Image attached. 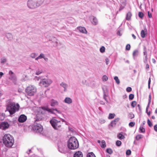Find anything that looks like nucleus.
Masks as SVG:
<instances>
[{
	"label": "nucleus",
	"mask_w": 157,
	"mask_h": 157,
	"mask_svg": "<svg viewBox=\"0 0 157 157\" xmlns=\"http://www.w3.org/2000/svg\"><path fill=\"white\" fill-rule=\"evenodd\" d=\"M100 103L102 104H105V101H100Z\"/></svg>",
	"instance_id": "obj_58"
},
{
	"label": "nucleus",
	"mask_w": 157,
	"mask_h": 157,
	"mask_svg": "<svg viewBox=\"0 0 157 157\" xmlns=\"http://www.w3.org/2000/svg\"><path fill=\"white\" fill-rule=\"evenodd\" d=\"M45 93H44V94H43L42 95H43V96H42V97H43V98H45V97H47L46 96V95H45Z\"/></svg>",
	"instance_id": "obj_57"
},
{
	"label": "nucleus",
	"mask_w": 157,
	"mask_h": 157,
	"mask_svg": "<svg viewBox=\"0 0 157 157\" xmlns=\"http://www.w3.org/2000/svg\"><path fill=\"white\" fill-rule=\"evenodd\" d=\"M19 106L17 103L15 104L13 102H9L7 105L5 112L8 111L10 114H13L18 110Z\"/></svg>",
	"instance_id": "obj_2"
},
{
	"label": "nucleus",
	"mask_w": 157,
	"mask_h": 157,
	"mask_svg": "<svg viewBox=\"0 0 157 157\" xmlns=\"http://www.w3.org/2000/svg\"><path fill=\"white\" fill-rule=\"evenodd\" d=\"M115 116V113H109L108 118L109 119H112Z\"/></svg>",
	"instance_id": "obj_25"
},
{
	"label": "nucleus",
	"mask_w": 157,
	"mask_h": 157,
	"mask_svg": "<svg viewBox=\"0 0 157 157\" xmlns=\"http://www.w3.org/2000/svg\"><path fill=\"white\" fill-rule=\"evenodd\" d=\"M36 56V55L35 53H32L31 54V56L33 58H35Z\"/></svg>",
	"instance_id": "obj_50"
},
{
	"label": "nucleus",
	"mask_w": 157,
	"mask_h": 157,
	"mask_svg": "<svg viewBox=\"0 0 157 157\" xmlns=\"http://www.w3.org/2000/svg\"><path fill=\"white\" fill-rule=\"evenodd\" d=\"M39 56L40 57V59L41 58H44V54L41 53L40 54V55Z\"/></svg>",
	"instance_id": "obj_46"
},
{
	"label": "nucleus",
	"mask_w": 157,
	"mask_h": 157,
	"mask_svg": "<svg viewBox=\"0 0 157 157\" xmlns=\"http://www.w3.org/2000/svg\"><path fill=\"white\" fill-rule=\"evenodd\" d=\"M139 130L141 132L144 133L145 132V129L141 126L140 127Z\"/></svg>",
	"instance_id": "obj_30"
},
{
	"label": "nucleus",
	"mask_w": 157,
	"mask_h": 157,
	"mask_svg": "<svg viewBox=\"0 0 157 157\" xmlns=\"http://www.w3.org/2000/svg\"><path fill=\"white\" fill-rule=\"evenodd\" d=\"M147 115H148V116H150V112H148V111H147V112H146Z\"/></svg>",
	"instance_id": "obj_59"
},
{
	"label": "nucleus",
	"mask_w": 157,
	"mask_h": 157,
	"mask_svg": "<svg viewBox=\"0 0 157 157\" xmlns=\"http://www.w3.org/2000/svg\"><path fill=\"white\" fill-rule=\"evenodd\" d=\"M131 151L130 150H128L126 151V154L127 155H130L131 154Z\"/></svg>",
	"instance_id": "obj_40"
},
{
	"label": "nucleus",
	"mask_w": 157,
	"mask_h": 157,
	"mask_svg": "<svg viewBox=\"0 0 157 157\" xmlns=\"http://www.w3.org/2000/svg\"><path fill=\"white\" fill-rule=\"evenodd\" d=\"M50 122L53 128L56 130H59L60 128L62 123L55 118H52Z\"/></svg>",
	"instance_id": "obj_5"
},
{
	"label": "nucleus",
	"mask_w": 157,
	"mask_h": 157,
	"mask_svg": "<svg viewBox=\"0 0 157 157\" xmlns=\"http://www.w3.org/2000/svg\"><path fill=\"white\" fill-rule=\"evenodd\" d=\"M105 48L104 46H102L100 49V51L101 53H103L105 51Z\"/></svg>",
	"instance_id": "obj_32"
},
{
	"label": "nucleus",
	"mask_w": 157,
	"mask_h": 157,
	"mask_svg": "<svg viewBox=\"0 0 157 157\" xmlns=\"http://www.w3.org/2000/svg\"><path fill=\"white\" fill-rule=\"evenodd\" d=\"M60 86L64 88V90L65 91L66 88L67 87V85L64 83L62 82L60 84Z\"/></svg>",
	"instance_id": "obj_26"
},
{
	"label": "nucleus",
	"mask_w": 157,
	"mask_h": 157,
	"mask_svg": "<svg viewBox=\"0 0 157 157\" xmlns=\"http://www.w3.org/2000/svg\"><path fill=\"white\" fill-rule=\"evenodd\" d=\"M139 16L141 18H142L144 17V14L141 12H139L138 14Z\"/></svg>",
	"instance_id": "obj_37"
},
{
	"label": "nucleus",
	"mask_w": 157,
	"mask_h": 157,
	"mask_svg": "<svg viewBox=\"0 0 157 157\" xmlns=\"http://www.w3.org/2000/svg\"><path fill=\"white\" fill-rule=\"evenodd\" d=\"M114 79L115 80L117 84H120V80L119 79L118 77H117V76L114 77Z\"/></svg>",
	"instance_id": "obj_28"
},
{
	"label": "nucleus",
	"mask_w": 157,
	"mask_h": 157,
	"mask_svg": "<svg viewBox=\"0 0 157 157\" xmlns=\"http://www.w3.org/2000/svg\"><path fill=\"white\" fill-rule=\"evenodd\" d=\"M58 105V102L57 101L52 100L51 103V105L52 106H55Z\"/></svg>",
	"instance_id": "obj_18"
},
{
	"label": "nucleus",
	"mask_w": 157,
	"mask_h": 157,
	"mask_svg": "<svg viewBox=\"0 0 157 157\" xmlns=\"http://www.w3.org/2000/svg\"><path fill=\"white\" fill-rule=\"evenodd\" d=\"M106 151L107 153H109L110 154H111L113 153V151L110 148H108L106 150Z\"/></svg>",
	"instance_id": "obj_31"
},
{
	"label": "nucleus",
	"mask_w": 157,
	"mask_h": 157,
	"mask_svg": "<svg viewBox=\"0 0 157 157\" xmlns=\"http://www.w3.org/2000/svg\"><path fill=\"white\" fill-rule=\"evenodd\" d=\"M2 118L1 119L2 120L4 119V116L3 115H2Z\"/></svg>",
	"instance_id": "obj_64"
},
{
	"label": "nucleus",
	"mask_w": 157,
	"mask_h": 157,
	"mask_svg": "<svg viewBox=\"0 0 157 157\" xmlns=\"http://www.w3.org/2000/svg\"><path fill=\"white\" fill-rule=\"evenodd\" d=\"M40 59V57L38 56V57H36V58L35 59L36 60H37L38 59Z\"/></svg>",
	"instance_id": "obj_60"
},
{
	"label": "nucleus",
	"mask_w": 157,
	"mask_h": 157,
	"mask_svg": "<svg viewBox=\"0 0 157 157\" xmlns=\"http://www.w3.org/2000/svg\"><path fill=\"white\" fill-rule=\"evenodd\" d=\"M101 145L102 148H105L106 147L105 142L104 140H103L101 141Z\"/></svg>",
	"instance_id": "obj_24"
},
{
	"label": "nucleus",
	"mask_w": 157,
	"mask_h": 157,
	"mask_svg": "<svg viewBox=\"0 0 157 157\" xmlns=\"http://www.w3.org/2000/svg\"><path fill=\"white\" fill-rule=\"evenodd\" d=\"M86 157H96V156L93 152H90L88 153Z\"/></svg>",
	"instance_id": "obj_22"
},
{
	"label": "nucleus",
	"mask_w": 157,
	"mask_h": 157,
	"mask_svg": "<svg viewBox=\"0 0 157 157\" xmlns=\"http://www.w3.org/2000/svg\"><path fill=\"white\" fill-rule=\"evenodd\" d=\"M121 142L119 140H117L116 142V145L117 146H120L121 145Z\"/></svg>",
	"instance_id": "obj_34"
},
{
	"label": "nucleus",
	"mask_w": 157,
	"mask_h": 157,
	"mask_svg": "<svg viewBox=\"0 0 157 157\" xmlns=\"http://www.w3.org/2000/svg\"><path fill=\"white\" fill-rule=\"evenodd\" d=\"M132 36L134 39H136V36L134 34H132Z\"/></svg>",
	"instance_id": "obj_56"
},
{
	"label": "nucleus",
	"mask_w": 157,
	"mask_h": 157,
	"mask_svg": "<svg viewBox=\"0 0 157 157\" xmlns=\"http://www.w3.org/2000/svg\"><path fill=\"white\" fill-rule=\"evenodd\" d=\"M92 23L94 25H96L98 23V21L97 19L95 17H94L93 19Z\"/></svg>",
	"instance_id": "obj_19"
},
{
	"label": "nucleus",
	"mask_w": 157,
	"mask_h": 157,
	"mask_svg": "<svg viewBox=\"0 0 157 157\" xmlns=\"http://www.w3.org/2000/svg\"><path fill=\"white\" fill-rule=\"evenodd\" d=\"M147 13L149 17L150 18H151L152 17L151 14V13H150L149 11H148Z\"/></svg>",
	"instance_id": "obj_51"
},
{
	"label": "nucleus",
	"mask_w": 157,
	"mask_h": 157,
	"mask_svg": "<svg viewBox=\"0 0 157 157\" xmlns=\"http://www.w3.org/2000/svg\"><path fill=\"white\" fill-rule=\"evenodd\" d=\"M74 157H83L82 152L80 151H78L75 153Z\"/></svg>",
	"instance_id": "obj_15"
},
{
	"label": "nucleus",
	"mask_w": 157,
	"mask_h": 157,
	"mask_svg": "<svg viewBox=\"0 0 157 157\" xmlns=\"http://www.w3.org/2000/svg\"><path fill=\"white\" fill-rule=\"evenodd\" d=\"M154 128L155 131L157 132V124L155 125L154 126Z\"/></svg>",
	"instance_id": "obj_53"
},
{
	"label": "nucleus",
	"mask_w": 157,
	"mask_h": 157,
	"mask_svg": "<svg viewBox=\"0 0 157 157\" xmlns=\"http://www.w3.org/2000/svg\"><path fill=\"white\" fill-rule=\"evenodd\" d=\"M77 29L81 33H87V31L84 27L79 26L77 27Z\"/></svg>",
	"instance_id": "obj_12"
},
{
	"label": "nucleus",
	"mask_w": 157,
	"mask_h": 157,
	"mask_svg": "<svg viewBox=\"0 0 157 157\" xmlns=\"http://www.w3.org/2000/svg\"><path fill=\"white\" fill-rule=\"evenodd\" d=\"M42 118L39 115H37L35 118V121H40L41 120Z\"/></svg>",
	"instance_id": "obj_20"
},
{
	"label": "nucleus",
	"mask_w": 157,
	"mask_h": 157,
	"mask_svg": "<svg viewBox=\"0 0 157 157\" xmlns=\"http://www.w3.org/2000/svg\"><path fill=\"white\" fill-rule=\"evenodd\" d=\"M149 65L148 64H147L146 65V69H148L149 68Z\"/></svg>",
	"instance_id": "obj_54"
},
{
	"label": "nucleus",
	"mask_w": 157,
	"mask_h": 157,
	"mask_svg": "<svg viewBox=\"0 0 157 157\" xmlns=\"http://www.w3.org/2000/svg\"><path fill=\"white\" fill-rule=\"evenodd\" d=\"M68 147L71 149H75L79 147L78 141L77 139L74 137H71L68 142Z\"/></svg>",
	"instance_id": "obj_3"
},
{
	"label": "nucleus",
	"mask_w": 157,
	"mask_h": 157,
	"mask_svg": "<svg viewBox=\"0 0 157 157\" xmlns=\"http://www.w3.org/2000/svg\"><path fill=\"white\" fill-rule=\"evenodd\" d=\"M117 136L120 139H122L124 138V136L121 133H119L117 135Z\"/></svg>",
	"instance_id": "obj_23"
},
{
	"label": "nucleus",
	"mask_w": 157,
	"mask_h": 157,
	"mask_svg": "<svg viewBox=\"0 0 157 157\" xmlns=\"http://www.w3.org/2000/svg\"><path fill=\"white\" fill-rule=\"evenodd\" d=\"M135 125V123L134 122H131L129 123V126L131 127H133Z\"/></svg>",
	"instance_id": "obj_35"
},
{
	"label": "nucleus",
	"mask_w": 157,
	"mask_h": 157,
	"mask_svg": "<svg viewBox=\"0 0 157 157\" xmlns=\"http://www.w3.org/2000/svg\"><path fill=\"white\" fill-rule=\"evenodd\" d=\"M130 48V46L129 44H127L126 47V49L127 50H129Z\"/></svg>",
	"instance_id": "obj_41"
},
{
	"label": "nucleus",
	"mask_w": 157,
	"mask_h": 157,
	"mask_svg": "<svg viewBox=\"0 0 157 157\" xmlns=\"http://www.w3.org/2000/svg\"><path fill=\"white\" fill-rule=\"evenodd\" d=\"M132 14L131 12H128L126 15V19L127 20L129 21L130 20Z\"/></svg>",
	"instance_id": "obj_17"
},
{
	"label": "nucleus",
	"mask_w": 157,
	"mask_h": 157,
	"mask_svg": "<svg viewBox=\"0 0 157 157\" xmlns=\"http://www.w3.org/2000/svg\"><path fill=\"white\" fill-rule=\"evenodd\" d=\"M151 118L153 119H155V117L154 116H152L151 117Z\"/></svg>",
	"instance_id": "obj_62"
},
{
	"label": "nucleus",
	"mask_w": 157,
	"mask_h": 157,
	"mask_svg": "<svg viewBox=\"0 0 157 157\" xmlns=\"http://www.w3.org/2000/svg\"><path fill=\"white\" fill-rule=\"evenodd\" d=\"M134 117V115L132 113L129 114V117L130 119H132Z\"/></svg>",
	"instance_id": "obj_43"
},
{
	"label": "nucleus",
	"mask_w": 157,
	"mask_h": 157,
	"mask_svg": "<svg viewBox=\"0 0 157 157\" xmlns=\"http://www.w3.org/2000/svg\"><path fill=\"white\" fill-rule=\"evenodd\" d=\"M134 95L133 94H131L129 95V98H134Z\"/></svg>",
	"instance_id": "obj_48"
},
{
	"label": "nucleus",
	"mask_w": 157,
	"mask_h": 157,
	"mask_svg": "<svg viewBox=\"0 0 157 157\" xmlns=\"http://www.w3.org/2000/svg\"><path fill=\"white\" fill-rule=\"evenodd\" d=\"M119 120L120 118H115L113 121L111 122L109 125L112 127H114L116 125L117 123L119 121Z\"/></svg>",
	"instance_id": "obj_13"
},
{
	"label": "nucleus",
	"mask_w": 157,
	"mask_h": 157,
	"mask_svg": "<svg viewBox=\"0 0 157 157\" xmlns=\"http://www.w3.org/2000/svg\"><path fill=\"white\" fill-rule=\"evenodd\" d=\"M2 140L4 145L8 147H11L14 143L13 137L9 134H5L3 137Z\"/></svg>",
	"instance_id": "obj_1"
},
{
	"label": "nucleus",
	"mask_w": 157,
	"mask_h": 157,
	"mask_svg": "<svg viewBox=\"0 0 157 157\" xmlns=\"http://www.w3.org/2000/svg\"><path fill=\"white\" fill-rule=\"evenodd\" d=\"M151 78L150 77L149 78V80H148V87L149 88L150 86V83H151Z\"/></svg>",
	"instance_id": "obj_49"
},
{
	"label": "nucleus",
	"mask_w": 157,
	"mask_h": 157,
	"mask_svg": "<svg viewBox=\"0 0 157 157\" xmlns=\"http://www.w3.org/2000/svg\"><path fill=\"white\" fill-rule=\"evenodd\" d=\"M6 61V59L5 58L2 59L1 60V63H4Z\"/></svg>",
	"instance_id": "obj_47"
},
{
	"label": "nucleus",
	"mask_w": 157,
	"mask_h": 157,
	"mask_svg": "<svg viewBox=\"0 0 157 157\" xmlns=\"http://www.w3.org/2000/svg\"><path fill=\"white\" fill-rule=\"evenodd\" d=\"M147 123L148 124V125L149 127H151L152 126V124L151 122L148 119L147 121Z\"/></svg>",
	"instance_id": "obj_39"
},
{
	"label": "nucleus",
	"mask_w": 157,
	"mask_h": 157,
	"mask_svg": "<svg viewBox=\"0 0 157 157\" xmlns=\"http://www.w3.org/2000/svg\"><path fill=\"white\" fill-rule=\"evenodd\" d=\"M40 5V4H38V3L36 4L35 2L32 1H29L28 2V6L31 9H33L36 8Z\"/></svg>",
	"instance_id": "obj_8"
},
{
	"label": "nucleus",
	"mask_w": 157,
	"mask_h": 157,
	"mask_svg": "<svg viewBox=\"0 0 157 157\" xmlns=\"http://www.w3.org/2000/svg\"><path fill=\"white\" fill-rule=\"evenodd\" d=\"M33 130L38 133H40L43 130L42 126L39 124L35 123L33 127Z\"/></svg>",
	"instance_id": "obj_6"
},
{
	"label": "nucleus",
	"mask_w": 157,
	"mask_h": 157,
	"mask_svg": "<svg viewBox=\"0 0 157 157\" xmlns=\"http://www.w3.org/2000/svg\"><path fill=\"white\" fill-rule=\"evenodd\" d=\"M136 101H133L131 103V106L133 107H134L135 106V105H136Z\"/></svg>",
	"instance_id": "obj_38"
},
{
	"label": "nucleus",
	"mask_w": 157,
	"mask_h": 157,
	"mask_svg": "<svg viewBox=\"0 0 157 157\" xmlns=\"http://www.w3.org/2000/svg\"><path fill=\"white\" fill-rule=\"evenodd\" d=\"M105 122V120L103 119H100L99 120V122L101 124L104 123Z\"/></svg>",
	"instance_id": "obj_33"
},
{
	"label": "nucleus",
	"mask_w": 157,
	"mask_h": 157,
	"mask_svg": "<svg viewBox=\"0 0 157 157\" xmlns=\"http://www.w3.org/2000/svg\"><path fill=\"white\" fill-rule=\"evenodd\" d=\"M64 101L67 103L70 104L72 102V100L71 99H65Z\"/></svg>",
	"instance_id": "obj_21"
},
{
	"label": "nucleus",
	"mask_w": 157,
	"mask_h": 157,
	"mask_svg": "<svg viewBox=\"0 0 157 157\" xmlns=\"http://www.w3.org/2000/svg\"><path fill=\"white\" fill-rule=\"evenodd\" d=\"M126 91L128 92H130L132 91V88L130 87H127Z\"/></svg>",
	"instance_id": "obj_44"
},
{
	"label": "nucleus",
	"mask_w": 157,
	"mask_h": 157,
	"mask_svg": "<svg viewBox=\"0 0 157 157\" xmlns=\"http://www.w3.org/2000/svg\"><path fill=\"white\" fill-rule=\"evenodd\" d=\"M102 80L104 81H106L108 80V78L107 76L105 75H104L102 77Z\"/></svg>",
	"instance_id": "obj_36"
},
{
	"label": "nucleus",
	"mask_w": 157,
	"mask_h": 157,
	"mask_svg": "<svg viewBox=\"0 0 157 157\" xmlns=\"http://www.w3.org/2000/svg\"><path fill=\"white\" fill-rule=\"evenodd\" d=\"M151 102V99H149V100H148V104L147 105V107L146 109V112H147V111H148V109L149 108V105H150V104Z\"/></svg>",
	"instance_id": "obj_29"
},
{
	"label": "nucleus",
	"mask_w": 157,
	"mask_h": 157,
	"mask_svg": "<svg viewBox=\"0 0 157 157\" xmlns=\"http://www.w3.org/2000/svg\"><path fill=\"white\" fill-rule=\"evenodd\" d=\"M3 75V73L2 72H0V78H1Z\"/></svg>",
	"instance_id": "obj_55"
},
{
	"label": "nucleus",
	"mask_w": 157,
	"mask_h": 157,
	"mask_svg": "<svg viewBox=\"0 0 157 157\" xmlns=\"http://www.w3.org/2000/svg\"><path fill=\"white\" fill-rule=\"evenodd\" d=\"M155 113L157 114V108L155 110Z\"/></svg>",
	"instance_id": "obj_61"
},
{
	"label": "nucleus",
	"mask_w": 157,
	"mask_h": 157,
	"mask_svg": "<svg viewBox=\"0 0 157 157\" xmlns=\"http://www.w3.org/2000/svg\"><path fill=\"white\" fill-rule=\"evenodd\" d=\"M42 73V71L41 70H38L36 71V74L37 75H39L40 74H41Z\"/></svg>",
	"instance_id": "obj_45"
},
{
	"label": "nucleus",
	"mask_w": 157,
	"mask_h": 157,
	"mask_svg": "<svg viewBox=\"0 0 157 157\" xmlns=\"http://www.w3.org/2000/svg\"><path fill=\"white\" fill-rule=\"evenodd\" d=\"M9 124L7 122H3L0 123V129L2 130H6L9 128Z\"/></svg>",
	"instance_id": "obj_10"
},
{
	"label": "nucleus",
	"mask_w": 157,
	"mask_h": 157,
	"mask_svg": "<svg viewBox=\"0 0 157 157\" xmlns=\"http://www.w3.org/2000/svg\"><path fill=\"white\" fill-rule=\"evenodd\" d=\"M143 137V136L141 135H137L136 137V140H138L142 138Z\"/></svg>",
	"instance_id": "obj_27"
},
{
	"label": "nucleus",
	"mask_w": 157,
	"mask_h": 157,
	"mask_svg": "<svg viewBox=\"0 0 157 157\" xmlns=\"http://www.w3.org/2000/svg\"><path fill=\"white\" fill-rule=\"evenodd\" d=\"M52 82V81L51 79H43L40 82L45 87L48 86Z\"/></svg>",
	"instance_id": "obj_7"
},
{
	"label": "nucleus",
	"mask_w": 157,
	"mask_h": 157,
	"mask_svg": "<svg viewBox=\"0 0 157 157\" xmlns=\"http://www.w3.org/2000/svg\"><path fill=\"white\" fill-rule=\"evenodd\" d=\"M138 51H134L133 53V56H136L137 55H138Z\"/></svg>",
	"instance_id": "obj_42"
},
{
	"label": "nucleus",
	"mask_w": 157,
	"mask_h": 157,
	"mask_svg": "<svg viewBox=\"0 0 157 157\" xmlns=\"http://www.w3.org/2000/svg\"><path fill=\"white\" fill-rule=\"evenodd\" d=\"M2 92L1 91H0V97L2 95Z\"/></svg>",
	"instance_id": "obj_63"
},
{
	"label": "nucleus",
	"mask_w": 157,
	"mask_h": 157,
	"mask_svg": "<svg viewBox=\"0 0 157 157\" xmlns=\"http://www.w3.org/2000/svg\"><path fill=\"white\" fill-rule=\"evenodd\" d=\"M42 108L44 110H46L52 114H56V113L54 112L53 111H56V113H61L60 111L56 109H50L47 107H42Z\"/></svg>",
	"instance_id": "obj_9"
},
{
	"label": "nucleus",
	"mask_w": 157,
	"mask_h": 157,
	"mask_svg": "<svg viewBox=\"0 0 157 157\" xmlns=\"http://www.w3.org/2000/svg\"><path fill=\"white\" fill-rule=\"evenodd\" d=\"M9 79L13 82H15L17 80V78L15 75H11L9 78Z\"/></svg>",
	"instance_id": "obj_16"
},
{
	"label": "nucleus",
	"mask_w": 157,
	"mask_h": 157,
	"mask_svg": "<svg viewBox=\"0 0 157 157\" xmlns=\"http://www.w3.org/2000/svg\"><path fill=\"white\" fill-rule=\"evenodd\" d=\"M147 34V29L145 28L144 30H142L141 31L140 35L141 37L144 38L145 37L146 35Z\"/></svg>",
	"instance_id": "obj_14"
},
{
	"label": "nucleus",
	"mask_w": 157,
	"mask_h": 157,
	"mask_svg": "<svg viewBox=\"0 0 157 157\" xmlns=\"http://www.w3.org/2000/svg\"><path fill=\"white\" fill-rule=\"evenodd\" d=\"M9 75H14V74L13 73V71H10L9 73Z\"/></svg>",
	"instance_id": "obj_52"
},
{
	"label": "nucleus",
	"mask_w": 157,
	"mask_h": 157,
	"mask_svg": "<svg viewBox=\"0 0 157 157\" xmlns=\"http://www.w3.org/2000/svg\"><path fill=\"white\" fill-rule=\"evenodd\" d=\"M36 88L33 85H29L25 89L26 93L29 96L34 95L36 93Z\"/></svg>",
	"instance_id": "obj_4"
},
{
	"label": "nucleus",
	"mask_w": 157,
	"mask_h": 157,
	"mask_svg": "<svg viewBox=\"0 0 157 157\" xmlns=\"http://www.w3.org/2000/svg\"><path fill=\"white\" fill-rule=\"evenodd\" d=\"M27 120L26 116L24 114L21 115L19 117L18 121L21 123L24 122Z\"/></svg>",
	"instance_id": "obj_11"
}]
</instances>
